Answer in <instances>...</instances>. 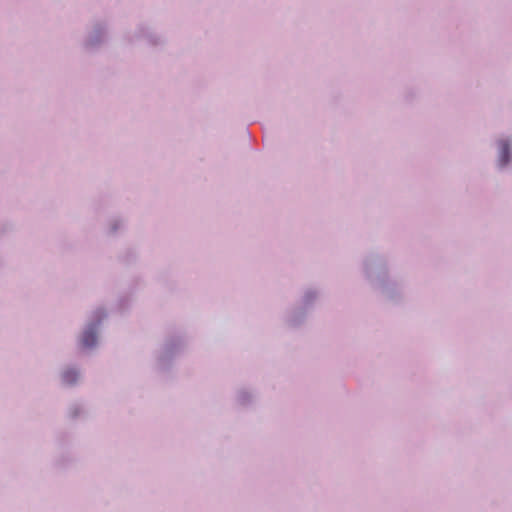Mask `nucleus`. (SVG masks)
<instances>
[{"instance_id": "9d476101", "label": "nucleus", "mask_w": 512, "mask_h": 512, "mask_svg": "<svg viewBox=\"0 0 512 512\" xmlns=\"http://www.w3.org/2000/svg\"><path fill=\"white\" fill-rule=\"evenodd\" d=\"M259 401V393L247 386L237 387L231 397L232 406L238 410H249L256 407Z\"/></svg>"}, {"instance_id": "f8f14e48", "label": "nucleus", "mask_w": 512, "mask_h": 512, "mask_svg": "<svg viewBox=\"0 0 512 512\" xmlns=\"http://www.w3.org/2000/svg\"><path fill=\"white\" fill-rule=\"evenodd\" d=\"M81 379V370L75 366H67L60 373V383L63 387H76Z\"/></svg>"}, {"instance_id": "4468645a", "label": "nucleus", "mask_w": 512, "mask_h": 512, "mask_svg": "<svg viewBox=\"0 0 512 512\" xmlns=\"http://www.w3.org/2000/svg\"><path fill=\"white\" fill-rule=\"evenodd\" d=\"M126 226V220L121 216H113L108 219L106 227V235L108 237L118 236Z\"/></svg>"}, {"instance_id": "7ed1b4c3", "label": "nucleus", "mask_w": 512, "mask_h": 512, "mask_svg": "<svg viewBox=\"0 0 512 512\" xmlns=\"http://www.w3.org/2000/svg\"><path fill=\"white\" fill-rule=\"evenodd\" d=\"M109 313L105 306L99 305L92 309L76 337L77 348L83 353H91L100 345V335Z\"/></svg>"}, {"instance_id": "2eb2a0df", "label": "nucleus", "mask_w": 512, "mask_h": 512, "mask_svg": "<svg viewBox=\"0 0 512 512\" xmlns=\"http://www.w3.org/2000/svg\"><path fill=\"white\" fill-rule=\"evenodd\" d=\"M16 231V224L11 220L0 221V240Z\"/></svg>"}, {"instance_id": "423d86ee", "label": "nucleus", "mask_w": 512, "mask_h": 512, "mask_svg": "<svg viewBox=\"0 0 512 512\" xmlns=\"http://www.w3.org/2000/svg\"><path fill=\"white\" fill-rule=\"evenodd\" d=\"M493 165L497 172L507 173L512 170V135L499 134L492 142Z\"/></svg>"}, {"instance_id": "20e7f679", "label": "nucleus", "mask_w": 512, "mask_h": 512, "mask_svg": "<svg viewBox=\"0 0 512 512\" xmlns=\"http://www.w3.org/2000/svg\"><path fill=\"white\" fill-rule=\"evenodd\" d=\"M111 24L107 18L92 19L85 28L79 47L86 56L99 54L110 42Z\"/></svg>"}, {"instance_id": "dca6fc26", "label": "nucleus", "mask_w": 512, "mask_h": 512, "mask_svg": "<svg viewBox=\"0 0 512 512\" xmlns=\"http://www.w3.org/2000/svg\"><path fill=\"white\" fill-rule=\"evenodd\" d=\"M118 307L121 311L126 310L129 307V298L128 297H121L118 300Z\"/></svg>"}, {"instance_id": "39448f33", "label": "nucleus", "mask_w": 512, "mask_h": 512, "mask_svg": "<svg viewBox=\"0 0 512 512\" xmlns=\"http://www.w3.org/2000/svg\"><path fill=\"white\" fill-rule=\"evenodd\" d=\"M123 40L130 46L144 42L146 46L156 51L164 50L168 44L166 35L147 20L139 21L133 27L127 29L123 34Z\"/></svg>"}, {"instance_id": "9b49d317", "label": "nucleus", "mask_w": 512, "mask_h": 512, "mask_svg": "<svg viewBox=\"0 0 512 512\" xmlns=\"http://www.w3.org/2000/svg\"><path fill=\"white\" fill-rule=\"evenodd\" d=\"M66 418L70 422L87 421L90 418V408L84 400H74L66 408Z\"/></svg>"}, {"instance_id": "f3484780", "label": "nucleus", "mask_w": 512, "mask_h": 512, "mask_svg": "<svg viewBox=\"0 0 512 512\" xmlns=\"http://www.w3.org/2000/svg\"><path fill=\"white\" fill-rule=\"evenodd\" d=\"M415 96L416 94L412 90L406 91L404 95L407 101H411Z\"/></svg>"}, {"instance_id": "f257e3e1", "label": "nucleus", "mask_w": 512, "mask_h": 512, "mask_svg": "<svg viewBox=\"0 0 512 512\" xmlns=\"http://www.w3.org/2000/svg\"><path fill=\"white\" fill-rule=\"evenodd\" d=\"M359 274L364 284L384 302L393 305L405 302L406 281L392 275L388 252L375 248L366 251L359 263Z\"/></svg>"}, {"instance_id": "ddd939ff", "label": "nucleus", "mask_w": 512, "mask_h": 512, "mask_svg": "<svg viewBox=\"0 0 512 512\" xmlns=\"http://www.w3.org/2000/svg\"><path fill=\"white\" fill-rule=\"evenodd\" d=\"M139 260V251L136 247L123 248L117 255V261L126 267L136 265Z\"/></svg>"}, {"instance_id": "f03ea898", "label": "nucleus", "mask_w": 512, "mask_h": 512, "mask_svg": "<svg viewBox=\"0 0 512 512\" xmlns=\"http://www.w3.org/2000/svg\"><path fill=\"white\" fill-rule=\"evenodd\" d=\"M188 345L184 333L177 332L165 336L153 352V369L161 376H170L174 370L176 359L181 356Z\"/></svg>"}, {"instance_id": "6e6552de", "label": "nucleus", "mask_w": 512, "mask_h": 512, "mask_svg": "<svg viewBox=\"0 0 512 512\" xmlns=\"http://www.w3.org/2000/svg\"><path fill=\"white\" fill-rule=\"evenodd\" d=\"M310 315V313L294 302L283 311L281 323L286 329L297 331L305 327Z\"/></svg>"}, {"instance_id": "0eeeda50", "label": "nucleus", "mask_w": 512, "mask_h": 512, "mask_svg": "<svg viewBox=\"0 0 512 512\" xmlns=\"http://www.w3.org/2000/svg\"><path fill=\"white\" fill-rule=\"evenodd\" d=\"M58 452L53 457L51 466L56 472H66L77 463V457L73 450V440L67 434H62L57 438Z\"/></svg>"}, {"instance_id": "1a4fd4ad", "label": "nucleus", "mask_w": 512, "mask_h": 512, "mask_svg": "<svg viewBox=\"0 0 512 512\" xmlns=\"http://www.w3.org/2000/svg\"><path fill=\"white\" fill-rule=\"evenodd\" d=\"M323 296L322 288L317 284L304 285L298 294L295 301L299 306L305 309L308 313L312 314L317 307Z\"/></svg>"}]
</instances>
